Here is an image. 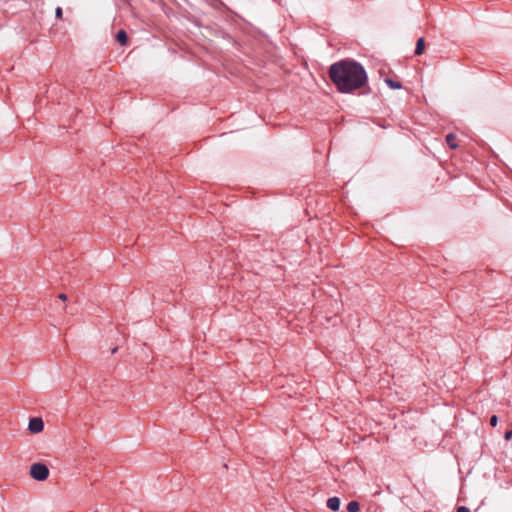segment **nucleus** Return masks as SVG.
<instances>
[{
	"mask_svg": "<svg viewBox=\"0 0 512 512\" xmlns=\"http://www.w3.org/2000/svg\"><path fill=\"white\" fill-rule=\"evenodd\" d=\"M328 76L337 91L342 94L353 93L368 82V75L364 66L350 58L331 64L328 68Z\"/></svg>",
	"mask_w": 512,
	"mask_h": 512,
	"instance_id": "f257e3e1",
	"label": "nucleus"
},
{
	"mask_svg": "<svg viewBox=\"0 0 512 512\" xmlns=\"http://www.w3.org/2000/svg\"><path fill=\"white\" fill-rule=\"evenodd\" d=\"M30 476L36 481H45L49 477V469L43 463H34L30 466Z\"/></svg>",
	"mask_w": 512,
	"mask_h": 512,
	"instance_id": "f03ea898",
	"label": "nucleus"
},
{
	"mask_svg": "<svg viewBox=\"0 0 512 512\" xmlns=\"http://www.w3.org/2000/svg\"><path fill=\"white\" fill-rule=\"evenodd\" d=\"M44 429V421L41 417H33L29 420L28 430L32 434H38Z\"/></svg>",
	"mask_w": 512,
	"mask_h": 512,
	"instance_id": "7ed1b4c3",
	"label": "nucleus"
},
{
	"mask_svg": "<svg viewBox=\"0 0 512 512\" xmlns=\"http://www.w3.org/2000/svg\"><path fill=\"white\" fill-rule=\"evenodd\" d=\"M326 505L331 511L336 512L340 509L341 500L339 497L333 496L327 499Z\"/></svg>",
	"mask_w": 512,
	"mask_h": 512,
	"instance_id": "20e7f679",
	"label": "nucleus"
},
{
	"mask_svg": "<svg viewBox=\"0 0 512 512\" xmlns=\"http://www.w3.org/2000/svg\"><path fill=\"white\" fill-rule=\"evenodd\" d=\"M116 41L121 45V46H126L127 43H128V35L126 33L125 30L121 29L119 30L117 33H116Z\"/></svg>",
	"mask_w": 512,
	"mask_h": 512,
	"instance_id": "39448f33",
	"label": "nucleus"
},
{
	"mask_svg": "<svg viewBox=\"0 0 512 512\" xmlns=\"http://www.w3.org/2000/svg\"><path fill=\"white\" fill-rule=\"evenodd\" d=\"M425 50V41L424 38L420 37L416 42V47L414 50L415 55H422Z\"/></svg>",
	"mask_w": 512,
	"mask_h": 512,
	"instance_id": "423d86ee",
	"label": "nucleus"
},
{
	"mask_svg": "<svg viewBox=\"0 0 512 512\" xmlns=\"http://www.w3.org/2000/svg\"><path fill=\"white\" fill-rule=\"evenodd\" d=\"M446 142L448 144V146L452 149H455L458 147L457 143H456V135L453 134V133H449L447 136H446Z\"/></svg>",
	"mask_w": 512,
	"mask_h": 512,
	"instance_id": "0eeeda50",
	"label": "nucleus"
},
{
	"mask_svg": "<svg viewBox=\"0 0 512 512\" xmlns=\"http://www.w3.org/2000/svg\"><path fill=\"white\" fill-rule=\"evenodd\" d=\"M385 83L391 88V89H401L402 84L398 81L393 80L392 78H386Z\"/></svg>",
	"mask_w": 512,
	"mask_h": 512,
	"instance_id": "6e6552de",
	"label": "nucleus"
},
{
	"mask_svg": "<svg viewBox=\"0 0 512 512\" xmlns=\"http://www.w3.org/2000/svg\"><path fill=\"white\" fill-rule=\"evenodd\" d=\"M346 508L348 512H358L360 510V504L358 501H350Z\"/></svg>",
	"mask_w": 512,
	"mask_h": 512,
	"instance_id": "1a4fd4ad",
	"label": "nucleus"
},
{
	"mask_svg": "<svg viewBox=\"0 0 512 512\" xmlns=\"http://www.w3.org/2000/svg\"><path fill=\"white\" fill-rule=\"evenodd\" d=\"M498 423V417L497 415H492L489 419V424L492 426V427H495Z\"/></svg>",
	"mask_w": 512,
	"mask_h": 512,
	"instance_id": "9d476101",
	"label": "nucleus"
},
{
	"mask_svg": "<svg viewBox=\"0 0 512 512\" xmlns=\"http://www.w3.org/2000/svg\"><path fill=\"white\" fill-rule=\"evenodd\" d=\"M63 15V11L61 7H57L55 10V16L57 19H61Z\"/></svg>",
	"mask_w": 512,
	"mask_h": 512,
	"instance_id": "9b49d317",
	"label": "nucleus"
},
{
	"mask_svg": "<svg viewBox=\"0 0 512 512\" xmlns=\"http://www.w3.org/2000/svg\"><path fill=\"white\" fill-rule=\"evenodd\" d=\"M457 512H470L469 508L466 506H459L457 508Z\"/></svg>",
	"mask_w": 512,
	"mask_h": 512,
	"instance_id": "f8f14e48",
	"label": "nucleus"
},
{
	"mask_svg": "<svg viewBox=\"0 0 512 512\" xmlns=\"http://www.w3.org/2000/svg\"><path fill=\"white\" fill-rule=\"evenodd\" d=\"M511 437H512V430H510V431H506V432H505V435H504V438H505L506 440H509Z\"/></svg>",
	"mask_w": 512,
	"mask_h": 512,
	"instance_id": "ddd939ff",
	"label": "nucleus"
},
{
	"mask_svg": "<svg viewBox=\"0 0 512 512\" xmlns=\"http://www.w3.org/2000/svg\"><path fill=\"white\" fill-rule=\"evenodd\" d=\"M58 298H59L60 300H62V301H66V300H67V295H66V294H64V293H61V294H59Z\"/></svg>",
	"mask_w": 512,
	"mask_h": 512,
	"instance_id": "4468645a",
	"label": "nucleus"
},
{
	"mask_svg": "<svg viewBox=\"0 0 512 512\" xmlns=\"http://www.w3.org/2000/svg\"><path fill=\"white\" fill-rule=\"evenodd\" d=\"M117 351V347L113 348L112 353H115Z\"/></svg>",
	"mask_w": 512,
	"mask_h": 512,
	"instance_id": "2eb2a0df",
	"label": "nucleus"
}]
</instances>
